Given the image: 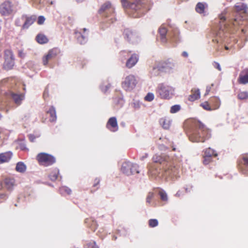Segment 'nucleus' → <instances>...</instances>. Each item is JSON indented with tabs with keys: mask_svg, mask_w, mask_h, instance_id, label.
Wrapping results in <instances>:
<instances>
[{
	"mask_svg": "<svg viewBox=\"0 0 248 248\" xmlns=\"http://www.w3.org/2000/svg\"><path fill=\"white\" fill-rule=\"evenodd\" d=\"M111 87L110 83L108 80L103 81L100 85V89L104 93H107Z\"/></svg>",
	"mask_w": 248,
	"mask_h": 248,
	"instance_id": "31",
	"label": "nucleus"
},
{
	"mask_svg": "<svg viewBox=\"0 0 248 248\" xmlns=\"http://www.w3.org/2000/svg\"><path fill=\"white\" fill-rule=\"evenodd\" d=\"M239 82L242 84L248 83V68L241 72L239 76Z\"/></svg>",
	"mask_w": 248,
	"mask_h": 248,
	"instance_id": "21",
	"label": "nucleus"
},
{
	"mask_svg": "<svg viewBox=\"0 0 248 248\" xmlns=\"http://www.w3.org/2000/svg\"><path fill=\"white\" fill-rule=\"evenodd\" d=\"M24 20H22V16L20 18H17L15 20V25L16 27H21L22 23Z\"/></svg>",
	"mask_w": 248,
	"mask_h": 248,
	"instance_id": "48",
	"label": "nucleus"
},
{
	"mask_svg": "<svg viewBox=\"0 0 248 248\" xmlns=\"http://www.w3.org/2000/svg\"><path fill=\"white\" fill-rule=\"evenodd\" d=\"M28 137H29V140L31 142H33L34 141L35 139H36V137L34 136V135H33L32 134L29 135Z\"/></svg>",
	"mask_w": 248,
	"mask_h": 248,
	"instance_id": "60",
	"label": "nucleus"
},
{
	"mask_svg": "<svg viewBox=\"0 0 248 248\" xmlns=\"http://www.w3.org/2000/svg\"><path fill=\"white\" fill-rule=\"evenodd\" d=\"M160 71H162L160 63L156 66H154L151 71V74L153 76H157Z\"/></svg>",
	"mask_w": 248,
	"mask_h": 248,
	"instance_id": "35",
	"label": "nucleus"
},
{
	"mask_svg": "<svg viewBox=\"0 0 248 248\" xmlns=\"http://www.w3.org/2000/svg\"><path fill=\"white\" fill-rule=\"evenodd\" d=\"M214 84L213 83H212L211 85V86H207L206 87V91H205V94L204 95H207V94H208V93H209V92L211 91V86H214Z\"/></svg>",
	"mask_w": 248,
	"mask_h": 248,
	"instance_id": "59",
	"label": "nucleus"
},
{
	"mask_svg": "<svg viewBox=\"0 0 248 248\" xmlns=\"http://www.w3.org/2000/svg\"><path fill=\"white\" fill-rule=\"evenodd\" d=\"M107 128L111 132H116L118 130L117 119L115 117L110 118L106 124Z\"/></svg>",
	"mask_w": 248,
	"mask_h": 248,
	"instance_id": "19",
	"label": "nucleus"
},
{
	"mask_svg": "<svg viewBox=\"0 0 248 248\" xmlns=\"http://www.w3.org/2000/svg\"><path fill=\"white\" fill-rule=\"evenodd\" d=\"M213 66H214V68L218 69L219 71L221 70V66L218 62H213Z\"/></svg>",
	"mask_w": 248,
	"mask_h": 248,
	"instance_id": "56",
	"label": "nucleus"
},
{
	"mask_svg": "<svg viewBox=\"0 0 248 248\" xmlns=\"http://www.w3.org/2000/svg\"><path fill=\"white\" fill-rule=\"evenodd\" d=\"M203 163L204 165L208 164L212 161V158H211L209 157H206L205 156H203Z\"/></svg>",
	"mask_w": 248,
	"mask_h": 248,
	"instance_id": "53",
	"label": "nucleus"
},
{
	"mask_svg": "<svg viewBox=\"0 0 248 248\" xmlns=\"http://www.w3.org/2000/svg\"><path fill=\"white\" fill-rule=\"evenodd\" d=\"M139 59V56L138 54L136 53L131 54L126 61V66L128 68L133 67L138 62Z\"/></svg>",
	"mask_w": 248,
	"mask_h": 248,
	"instance_id": "20",
	"label": "nucleus"
},
{
	"mask_svg": "<svg viewBox=\"0 0 248 248\" xmlns=\"http://www.w3.org/2000/svg\"><path fill=\"white\" fill-rule=\"evenodd\" d=\"M15 181L14 179L11 178H6L4 180V184L6 188L11 190L13 189L15 186Z\"/></svg>",
	"mask_w": 248,
	"mask_h": 248,
	"instance_id": "30",
	"label": "nucleus"
},
{
	"mask_svg": "<svg viewBox=\"0 0 248 248\" xmlns=\"http://www.w3.org/2000/svg\"><path fill=\"white\" fill-rule=\"evenodd\" d=\"M204 154L203 155V156H205L206 157H209L211 158H212V157H217V152L211 148H208L205 149L204 151Z\"/></svg>",
	"mask_w": 248,
	"mask_h": 248,
	"instance_id": "28",
	"label": "nucleus"
},
{
	"mask_svg": "<svg viewBox=\"0 0 248 248\" xmlns=\"http://www.w3.org/2000/svg\"><path fill=\"white\" fill-rule=\"evenodd\" d=\"M205 5L202 2L198 3L195 8L196 11L200 14L203 13Z\"/></svg>",
	"mask_w": 248,
	"mask_h": 248,
	"instance_id": "40",
	"label": "nucleus"
},
{
	"mask_svg": "<svg viewBox=\"0 0 248 248\" xmlns=\"http://www.w3.org/2000/svg\"><path fill=\"white\" fill-rule=\"evenodd\" d=\"M234 8L237 13L242 14H245L248 11V6L246 4L241 2H238L234 5Z\"/></svg>",
	"mask_w": 248,
	"mask_h": 248,
	"instance_id": "22",
	"label": "nucleus"
},
{
	"mask_svg": "<svg viewBox=\"0 0 248 248\" xmlns=\"http://www.w3.org/2000/svg\"><path fill=\"white\" fill-rule=\"evenodd\" d=\"M7 195L5 193H2L0 194V202H2V201H4L7 199Z\"/></svg>",
	"mask_w": 248,
	"mask_h": 248,
	"instance_id": "58",
	"label": "nucleus"
},
{
	"mask_svg": "<svg viewBox=\"0 0 248 248\" xmlns=\"http://www.w3.org/2000/svg\"><path fill=\"white\" fill-rule=\"evenodd\" d=\"M182 56L185 58H187L188 57V54L186 51H183L182 53Z\"/></svg>",
	"mask_w": 248,
	"mask_h": 248,
	"instance_id": "62",
	"label": "nucleus"
},
{
	"mask_svg": "<svg viewBox=\"0 0 248 248\" xmlns=\"http://www.w3.org/2000/svg\"><path fill=\"white\" fill-rule=\"evenodd\" d=\"M100 181V180L98 178H96L94 180V184L93 185V187H96V189H97L99 188L98 185L99 184Z\"/></svg>",
	"mask_w": 248,
	"mask_h": 248,
	"instance_id": "55",
	"label": "nucleus"
},
{
	"mask_svg": "<svg viewBox=\"0 0 248 248\" xmlns=\"http://www.w3.org/2000/svg\"><path fill=\"white\" fill-rule=\"evenodd\" d=\"M85 248H99V247L96 245V242L93 241L88 242L84 245Z\"/></svg>",
	"mask_w": 248,
	"mask_h": 248,
	"instance_id": "42",
	"label": "nucleus"
},
{
	"mask_svg": "<svg viewBox=\"0 0 248 248\" xmlns=\"http://www.w3.org/2000/svg\"><path fill=\"white\" fill-rule=\"evenodd\" d=\"M59 53V50L54 48L49 50L46 54L42 58V62L44 65H46L49 61L55 58Z\"/></svg>",
	"mask_w": 248,
	"mask_h": 248,
	"instance_id": "14",
	"label": "nucleus"
},
{
	"mask_svg": "<svg viewBox=\"0 0 248 248\" xmlns=\"http://www.w3.org/2000/svg\"><path fill=\"white\" fill-rule=\"evenodd\" d=\"M46 112L49 114V121L51 122H55L57 120L56 112L55 108L53 106H51Z\"/></svg>",
	"mask_w": 248,
	"mask_h": 248,
	"instance_id": "29",
	"label": "nucleus"
},
{
	"mask_svg": "<svg viewBox=\"0 0 248 248\" xmlns=\"http://www.w3.org/2000/svg\"><path fill=\"white\" fill-rule=\"evenodd\" d=\"M14 64L13 55L11 51L6 50L5 51V62L4 66L5 69H11Z\"/></svg>",
	"mask_w": 248,
	"mask_h": 248,
	"instance_id": "16",
	"label": "nucleus"
},
{
	"mask_svg": "<svg viewBox=\"0 0 248 248\" xmlns=\"http://www.w3.org/2000/svg\"><path fill=\"white\" fill-rule=\"evenodd\" d=\"M113 103L118 108H122L124 103V100L122 95L114 97L113 98Z\"/></svg>",
	"mask_w": 248,
	"mask_h": 248,
	"instance_id": "24",
	"label": "nucleus"
},
{
	"mask_svg": "<svg viewBox=\"0 0 248 248\" xmlns=\"http://www.w3.org/2000/svg\"><path fill=\"white\" fill-rule=\"evenodd\" d=\"M18 56L21 58H24L26 56V54L24 52L23 50L21 49L18 51Z\"/></svg>",
	"mask_w": 248,
	"mask_h": 248,
	"instance_id": "57",
	"label": "nucleus"
},
{
	"mask_svg": "<svg viewBox=\"0 0 248 248\" xmlns=\"http://www.w3.org/2000/svg\"><path fill=\"white\" fill-rule=\"evenodd\" d=\"M123 34L125 40L129 43L137 44L140 41V38L138 33L129 28L124 29Z\"/></svg>",
	"mask_w": 248,
	"mask_h": 248,
	"instance_id": "8",
	"label": "nucleus"
},
{
	"mask_svg": "<svg viewBox=\"0 0 248 248\" xmlns=\"http://www.w3.org/2000/svg\"><path fill=\"white\" fill-rule=\"evenodd\" d=\"M36 40L40 44H46L48 41L46 36L43 34H38L36 37Z\"/></svg>",
	"mask_w": 248,
	"mask_h": 248,
	"instance_id": "32",
	"label": "nucleus"
},
{
	"mask_svg": "<svg viewBox=\"0 0 248 248\" xmlns=\"http://www.w3.org/2000/svg\"><path fill=\"white\" fill-rule=\"evenodd\" d=\"M184 195V193H183V192L181 191V190H179L177 191V192L176 193V194L175 195V196L176 197H180L182 195Z\"/></svg>",
	"mask_w": 248,
	"mask_h": 248,
	"instance_id": "61",
	"label": "nucleus"
},
{
	"mask_svg": "<svg viewBox=\"0 0 248 248\" xmlns=\"http://www.w3.org/2000/svg\"><path fill=\"white\" fill-rule=\"evenodd\" d=\"M130 51L123 50L120 52V55L123 57H126L130 55Z\"/></svg>",
	"mask_w": 248,
	"mask_h": 248,
	"instance_id": "54",
	"label": "nucleus"
},
{
	"mask_svg": "<svg viewBox=\"0 0 248 248\" xmlns=\"http://www.w3.org/2000/svg\"><path fill=\"white\" fill-rule=\"evenodd\" d=\"M243 16L240 17H235L232 25H227L224 23L226 18L224 16L221 15L219 16V26L218 31L216 33V36L213 39L214 42L219 43L220 42H228V37L231 32H233L236 25L240 24L241 20L243 19Z\"/></svg>",
	"mask_w": 248,
	"mask_h": 248,
	"instance_id": "4",
	"label": "nucleus"
},
{
	"mask_svg": "<svg viewBox=\"0 0 248 248\" xmlns=\"http://www.w3.org/2000/svg\"><path fill=\"white\" fill-rule=\"evenodd\" d=\"M142 105V103L138 100H133L131 103V107L135 109V110H139Z\"/></svg>",
	"mask_w": 248,
	"mask_h": 248,
	"instance_id": "33",
	"label": "nucleus"
},
{
	"mask_svg": "<svg viewBox=\"0 0 248 248\" xmlns=\"http://www.w3.org/2000/svg\"><path fill=\"white\" fill-rule=\"evenodd\" d=\"M210 102L213 103L214 105L213 107L214 109H217L219 108L220 104V101L218 97H215L212 98L210 100Z\"/></svg>",
	"mask_w": 248,
	"mask_h": 248,
	"instance_id": "38",
	"label": "nucleus"
},
{
	"mask_svg": "<svg viewBox=\"0 0 248 248\" xmlns=\"http://www.w3.org/2000/svg\"><path fill=\"white\" fill-rule=\"evenodd\" d=\"M158 224V220L156 219H151L149 220V225L151 227H155Z\"/></svg>",
	"mask_w": 248,
	"mask_h": 248,
	"instance_id": "47",
	"label": "nucleus"
},
{
	"mask_svg": "<svg viewBox=\"0 0 248 248\" xmlns=\"http://www.w3.org/2000/svg\"><path fill=\"white\" fill-rule=\"evenodd\" d=\"M201 106L205 110H212L213 109V108H212L209 104L207 102H204L202 104H201Z\"/></svg>",
	"mask_w": 248,
	"mask_h": 248,
	"instance_id": "50",
	"label": "nucleus"
},
{
	"mask_svg": "<svg viewBox=\"0 0 248 248\" xmlns=\"http://www.w3.org/2000/svg\"><path fill=\"white\" fill-rule=\"evenodd\" d=\"M200 91L199 89L194 88L191 90V94L189 96L188 100L194 101L200 98Z\"/></svg>",
	"mask_w": 248,
	"mask_h": 248,
	"instance_id": "25",
	"label": "nucleus"
},
{
	"mask_svg": "<svg viewBox=\"0 0 248 248\" xmlns=\"http://www.w3.org/2000/svg\"><path fill=\"white\" fill-rule=\"evenodd\" d=\"M83 30V33L78 31H75L77 41L81 45L85 44L88 40V33L86 32L87 29L84 28Z\"/></svg>",
	"mask_w": 248,
	"mask_h": 248,
	"instance_id": "17",
	"label": "nucleus"
},
{
	"mask_svg": "<svg viewBox=\"0 0 248 248\" xmlns=\"http://www.w3.org/2000/svg\"><path fill=\"white\" fill-rule=\"evenodd\" d=\"M26 66L31 70L35 71L36 69V67L37 66V64L34 62L31 61H29L26 63Z\"/></svg>",
	"mask_w": 248,
	"mask_h": 248,
	"instance_id": "41",
	"label": "nucleus"
},
{
	"mask_svg": "<svg viewBox=\"0 0 248 248\" xmlns=\"http://www.w3.org/2000/svg\"><path fill=\"white\" fill-rule=\"evenodd\" d=\"M181 109V106L179 105H175L170 108V112L175 113L179 111Z\"/></svg>",
	"mask_w": 248,
	"mask_h": 248,
	"instance_id": "45",
	"label": "nucleus"
},
{
	"mask_svg": "<svg viewBox=\"0 0 248 248\" xmlns=\"http://www.w3.org/2000/svg\"><path fill=\"white\" fill-rule=\"evenodd\" d=\"M59 173V170L58 169H54L51 173L49 175V178L50 180L52 181H55L58 176V174Z\"/></svg>",
	"mask_w": 248,
	"mask_h": 248,
	"instance_id": "36",
	"label": "nucleus"
},
{
	"mask_svg": "<svg viewBox=\"0 0 248 248\" xmlns=\"http://www.w3.org/2000/svg\"><path fill=\"white\" fill-rule=\"evenodd\" d=\"M162 71L164 72H170L174 67V64L173 62L167 61L161 63H160Z\"/></svg>",
	"mask_w": 248,
	"mask_h": 248,
	"instance_id": "23",
	"label": "nucleus"
},
{
	"mask_svg": "<svg viewBox=\"0 0 248 248\" xmlns=\"http://www.w3.org/2000/svg\"><path fill=\"white\" fill-rule=\"evenodd\" d=\"M36 19V16L34 15L29 16L24 14L22 15V20L24 21V23L22 25V30H27L31 26Z\"/></svg>",
	"mask_w": 248,
	"mask_h": 248,
	"instance_id": "15",
	"label": "nucleus"
},
{
	"mask_svg": "<svg viewBox=\"0 0 248 248\" xmlns=\"http://www.w3.org/2000/svg\"><path fill=\"white\" fill-rule=\"evenodd\" d=\"M138 83L136 78L132 75L126 76L122 82V88L126 91H131L136 87Z\"/></svg>",
	"mask_w": 248,
	"mask_h": 248,
	"instance_id": "11",
	"label": "nucleus"
},
{
	"mask_svg": "<svg viewBox=\"0 0 248 248\" xmlns=\"http://www.w3.org/2000/svg\"><path fill=\"white\" fill-rule=\"evenodd\" d=\"M159 149L161 150H165L167 147L164 145H160L159 146Z\"/></svg>",
	"mask_w": 248,
	"mask_h": 248,
	"instance_id": "63",
	"label": "nucleus"
},
{
	"mask_svg": "<svg viewBox=\"0 0 248 248\" xmlns=\"http://www.w3.org/2000/svg\"><path fill=\"white\" fill-rule=\"evenodd\" d=\"M237 97L240 100L246 99L248 98V93L247 92H241L238 94Z\"/></svg>",
	"mask_w": 248,
	"mask_h": 248,
	"instance_id": "44",
	"label": "nucleus"
},
{
	"mask_svg": "<svg viewBox=\"0 0 248 248\" xmlns=\"http://www.w3.org/2000/svg\"><path fill=\"white\" fill-rule=\"evenodd\" d=\"M85 223L89 226L91 229L95 231L96 229V222L95 221L92 220L91 219L87 218L85 219Z\"/></svg>",
	"mask_w": 248,
	"mask_h": 248,
	"instance_id": "34",
	"label": "nucleus"
},
{
	"mask_svg": "<svg viewBox=\"0 0 248 248\" xmlns=\"http://www.w3.org/2000/svg\"><path fill=\"white\" fill-rule=\"evenodd\" d=\"M16 169L18 172H24L26 170V166L24 163L19 162L16 164Z\"/></svg>",
	"mask_w": 248,
	"mask_h": 248,
	"instance_id": "37",
	"label": "nucleus"
},
{
	"mask_svg": "<svg viewBox=\"0 0 248 248\" xmlns=\"http://www.w3.org/2000/svg\"><path fill=\"white\" fill-rule=\"evenodd\" d=\"M59 191L62 195H70L71 193V190L68 187L63 186L60 188Z\"/></svg>",
	"mask_w": 248,
	"mask_h": 248,
	"instance_id": "39",
	"label": "nucleus"
},
{
	"mask_svg": "<svg viewBox=\"0 0 248 248\" xmlns=\"http://www.w3.org/2000/svg\"><path fill=\"white\" fill-rule=\"evenodd\" d=\"M238 165L242 172L248 175V156H243L239 161Z\"/></svg>",
	"mask_w": 248,
	"mask_h": 248,
	"instance_id": "18",
	"label": "nucleus"
},
{
	"mask_svg": "<svg viewBox=\"0 0 248 248\" xmlns=\"http://www.w3.org/2000/svg\"><path fill=\"white\" fill-rule=\"evenodd\" d=\"M160 40L162 43H166L168 41L177 43L179 41V31L176 28L170 31L165 25H162L158 29Z\"/></svg>",
	"mask_w": 248,
	"mask_h": 248,
	"instance_id": "5",
	"label": "nucleus"
},
{
	"mask_svg": "<svg viewBox=\"0 0 248 248\" xmlns=\"http://www.w3.org/2000/svg\"><path fill=\"white\" fill-rule=\"evenodd\" d=\"M159 195L160 197V198L163 201H168V196L166 192L163 190H160L159 191Z\"/></svg>",
	"mask_w": 248,
	"mask_h": 248,
	"instance_id": "43",
	"label": "nucleus"
},
{
	"mask_svg": "<svg viewBox=\"0 0 248 248\" xmlns=\"http://www.w3.org/2000/svg\"><path fill=\"white\" fill-rule=\"evenodd\" d=\"M12 153L7 152L0 154V164L8 162L12 157Z\"/></svg>",
	"mask_w": 248,
	"mask_h": 248,
	"instance_id": "27",
	"label": "nucleus"
},
{
	"mask_svg": "<svg viewBox=\"0 0 248 248\" xmlns=\"http://www.w3.org/2000/svg\"><path fill=\"white\" fill-rule=\"evenodd\" d=\"M19 148L21 150H28V149L26 147V144L24 140H20L18 142Z\"/></svg>",
	"mask_w": 248,
	"mask_h": 248,
	"instance_id": "46",
	"label": "nucleus"
},
{
	"mask_svg": "<svg viewBox=\"0 0 248 248\" xmlns=\"http://www.w3.org/2000/svg\"><path fill=\"white\" fill-rule=\"evenodd\" d=\"M36 159L40 165L45 166L52 165L56 162L54 156L45 153H41L38 154Z\"/></svg>",
	"mask_w": 248,
	"mask_h": 248,
	"instance_id": "10",
	"label": "nucleus"
},
{
	"mask_svg": "<svg viewBox=\"0 0 248 248\" xmlns=\"http://www.w3.org/2000/svg\"><path fill=\"white\" fill-rule=\"evenodd\" d=\"M148 156V154L147 153H145V155H143L142 156H141L140 157V159L141 160H144L145 158H147V157Z\"/></svg>",
	"mask_w": 248,
	"mask_h": 248,
	"instance_id": "64",
	"label": "nucleus"
},
{
	"mask_svg": "<svg viewBox=\"0 0 248 248\" xmlns=\"http://www.w3.org/2000/svg\"><path fill=\"white\" fill-rule=\"evenodd\" d=\"M14 11L13 5L9 1H6L0 5V13L2 16H8L13 14Z\"/></svg>",
	"mask_w": 248,
	"mask_h": 248,
	"instance_id": "12",
	"label": "nucleus"
},
{
	"mask_svg": "<svg viewBox=\"0 0 248 248\" xmlns=\"http://www.w3.org/2000/svg\"><path fill=\"white\" fill-rule=\"evenodd\" d=\"M45 21V18L43 16H40L38 17L37 19V23L39 25H42Z\"/></svg>",
	"mask_w": 248,
	"mask_h": 248,
	"instance_id": "52",
	"label": "nucleus"
},
{
	"mask_svg": "<svg viewBox=\"0 0 248 248\" xmlns=\"http://www.w3.org/2000/svg\"><path fill=\"white\" fill-rule=\"evenodd\" d=\"M125 12L129 16L135 17H140L151 8L147 4L146 0H134L129 1L128 0H120Z\"/></svg>",
	"mask_w": 248,
	"mask_h": 248,
	"instance_id": "3",
	"label": "nucleus"
},
{
	"mask_svg": "<svg viewBox=\"0 0 248 248\" xmlns=\"http://www.w3.org/2000/svg\"><path fill=\"white\" fill-rule=\"evenodd\" d=\"M174 88L165 83L158 84L156 93L162 99H170L174 95Z\"/></svg>",
	"mask_w": 248,
	"mask_h": 248,
	"instance_id": "7",
	"label": "nucleus"
},
{
	"mask_svg": "<svg viewBox=\"0 0 248 248\" xmlns=\"http://www.w3.org/2000/svg\"><path fill=\"white\" fill-rule=\"evenodd\" d=\"M154 194L153 192H150L148 193L147 197H146V202L148 203H150L151 202V200L154 197Z\"/></svg>",
	"mask_w": 248,
	"mask_h": 248,
	"instance_id": "51",
	"label": "nucleus"
},
{
	"mask_svg": "<svg viewBox=\"0 0 248 248\" xmlns=\"http://www.w3.org/2000/svg\"><path fill=\"white\" fill-rule=\"evenodd\" d=\"M152 160L154 163L159 164L162 170H161V169L158 170L150 168L149 172L151 175L158 177L164 175L171 179L177 177L179 170L175 165L176 160L164 154H155L153 156Z\"/></svg>",
	"mask_w": 248,
	"mask_h": 248,
	"instance_id": "1",
	"label": "nucleus"
},
{
	"mask_svg": "<svg viewBox=\"0 0 248 248\" xmlns=\"http://www.w3.org/2000/svg\"><path fill=\"white\" fill-rule=\"evenodd\" d=\"M154 99V95L153 93H149L145 97V100L147 101H152Z\"/></svg>",
	"mask_w": 248,
	"mask_h": 248,
	"instance_id": "49",
	"label": "nucleus"
},
{
	"mask_svg": "<svg viewBox=\"0 0 248 248\" xmlns=\"http://www.w3.org/2000/svg\"><path fill=\"white\" fill-rule=\"evenodd\" d=\"M171 121L169 118L163 117L159 120L160 125L165 129H168L171 124Z\"/></svg>",
	"mask_w": 248,
	"mask_h": 248,
	"instance_id": "26",
	"label": "nucleus"
},
{
	"mask_svg": "<svg viewBox=\"0 0 248 248\" xmlns=\"http://www.w3.org/2000/svg\"><path fill=\"white\" fill-rule=\"evenodd\" d=\"M121 171L127 175H130L135 173H139V166L129 161H125L123 163L121 168Z\"/></svg>",
	"mask_w": 248,
	"mask_h": 248,
	"instance_id": "9",
	"label": "nucleus"
},
{
	"mask_svg": "<svg viewBox=\"0 0 248 248\" xmlns=\"http://www.w3.org/2000/svg\"><path fill=\"white\" fill-rule=\"evenodd\" d=\"M8 93L11 99L17 106L20 105L25 99V94L23 93H16L10 91Z\"/></svg>",
	"mask_w": 248,
	"mask_h": 248,
	"instance_id": "13",
	"label": "nucleus"
},
{
	"mask_svg": "<svg viewBox=\"0 0 248 248\" xmlns=\"http://www.w3.org/2000/svg\"><path fill=\"white\" fill-rule=\"evenodd\" d=\"M98 13L106 18L105 22H108L105 25L106 28H108L109 24L113 23L116 20L114 8L109 1H107L102 5Z\"/></svg>",
	"mask_w": 248,
	"mask_h": 248,
	"instance_id": "6",
	"label": "nucleus"
},
{
	"mask_svg": "<svg viewBox=\"0 0 248 248\" xmlns=\"http://www.w3.org/2000/svg\"><path fill=\"white\" fill-rule=\"evenodd\" d=\"M186 133L190 140L195 142H203L211 136L210 130L197 120L192 121Z\"/></svg>",
	"mask_w": 248,
	"mask_h": 248,
	"instance_id": "2",
	"label": "nucleus"
}]
</instances>
